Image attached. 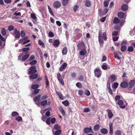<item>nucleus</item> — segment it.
<instances>
[{
  "label": "nucleus",
  "mask_w": 135,
  "mask_h": 135,
  "mask_svg": "<svg viewBox=\"0 0 135 135\" xmlns=\"http://www.w3.org/2000/svg\"><path fill=\"white\" fill-rule=\"evenodd\" d=\"M107 39L106 33L104 32L102 34V32L101 30L99 31L98 39L99 42L100 44H103L104 43L103 39L106 41Z\"/></svg>",
  "instance_id": "1"
},
{
  "label": "nucleus",
  "mask_w": 135,
  "mask_h": 135,
  "mask_svg": "<svg viewBox=\"0 0 135 135\" xmlns=\"http://www.w3.org/2000/svg\"><path fill=\"white\" fill-rule=\"evenodd\" d=\"M95 76L98 78H100L102 74V72L99 68L95 69L94 70Z\"/></svg>",
  "instance_id": "2"
},
{
  "label": "nucleus",
  "mask_w": 135,
  "mask_h": 135,
  "mask_svg": "<svg viewBox=\"0 0 135 135\" xmlns=\"http://www.w3.org/2000/svg\"><path fill=\"white\" fill-rule=\"evenodd\" d=\"M29 70L28 72V74H32L35 73L37 71L36 70V67L33 66L30 67L28 69Z\"/></svg>",
  "instance_id": "3"
},
{
  "label": "nucleus",
  "mask_w": 135,
  "mask_h": 135,
  "mask_svg": "<svg viewBox=\"0 0 135 135\" xmlns=\"http://www.w3.org/2000/svg\"><path fill=\"white\" fill-rule=\"evenodd\" d=\"M41 96L40 95H38L35 96L33 99L34 102L38 106L40 105V103L39 101L40 99Z\"/></svg>",
  "instance_id": "4"
},
{
  "label": "nucleus",
  "mask_w": 135,
  "mask_h": 135,
  "mask_svg": "<svg viewBox=\"0 0 135 135\" xmlns=\"http://www.w3.org/2000/svg\"><path fill=\"white\" fill-rule=\"evenodd\" d=\"M135 80H131L128 84L129 86L128 88V89L129 90H131L132 88H133L135 85Z\"/></svg>",
  "instance_id": "5"
},
{
  "label": "nucleus",
  "mask_w": 135,
  "mask_h": 135,
  "mask_svg": "<svg viewBox=\"0 0 135 135\" xmlns=\"http://www.w3.org/2000/svg\"><path fill=\"white\" fill-rule=\"evenodd\" d=\"M57 76L58 80L59 82L63 85H64V80L61 75L59 73L57 74Z\"/></svg>",
  "instance_id": "6"
},
{
  "label": "nucleus",
  "mask_w": 135,
  "mask_h": 135,
  "mask_svg": "<svg viewBox=\"0 0 135 135\" xmlns=\"http://www.w3.org/2000/svg\"><path fill=\"white\" fill-rule=\"evenodd\" d=\"M61 3L59 1H55L53 4L54 7L55 8H59L61 6Z\"/></svg>",
  "instance_id": "7"
},
{
  "label": "nucleus",
  "mask_w": 135,
  "mask_h": 135,
  "mask_svg": "<svg viewBox=\"0 0 135 135\" xmlns=\"http://www.w3.org/2000/svg\"><path fill=\"white\" fill-rule=\"evenodd\" d=\"M128 84L126 81H123L120 84V86L123 88H128Z\"/></svg>",
  "instance_id": "8"
},
{
  "label": "nucleus",
  "mask_w": 135,
  "mask_h": 135,
  "mask_svg": "<svg viewBox=\"0 0 135 135\" xmlns=\"http://www.w3.org/2000/svg\"><path fill=\"white\" fill-rule=\"evenodd\" d=\"M84 132L86 134H88L89 132H92L93 131L91 126H89V127L85 128L84 130Z\"/></svg>",
  "instance_id": "9"
},
{
  "label": "nucleus",
  "mask_w": 135,
  "mask_h": 135,
  "mask_svg": "<svg viewBox=\"0 0 135 135\" xmlns=\"http://www.w3.org/2000/svg\"><path fill=\"white\" fill-rule=\"evenodd\" d=\"M117 104L121 108H124L126 107V106L123 105V102L122 100H119L117 102Z\"/></svg>",
  "instance_id": "10"
},
{
  "label": "nucleus",
  "mask_w": 135,
  "mask_h": 135,
  "mask_svg": "<svg viewBox=\"0 0 135 135\" xmlns=\"http://www.w3.org/2000/svg\"><path fill=\"white\" fill-rule=\"evenodd\" d=\"M14 34L15 35V37L16 38H19L20 37V32L19 31H17V30L16 28L14 29V32H13Z\"/></svg>",
  "instance_id": "11"
},
{
  "label": "nucleus",
  "mask_w": 135,
  "mask_h": 135,
  "mask_svg": "<svg viewBox=\"0 0 135 135\" xmlns=\"http://www.w3.org/2000/svg\"><path fill=\"white\" fill-rule=\"evenodd\" d=\"M84 46V43L83 41H81L78 44L77 47L80 50L83 48Z\"/></svg>",
  "instance_id": "12"
},
{
  "label": "nucleus",
  "mask_w": 135,
  "mask_h": 135,
  "mask_svg": "<svg viewBox=\"0 0 135 135\" xmlns=\"http://www.w3.org/2000/svg\"><path fill=\"white\" fill-rule=\"evenodd\" d=\"M67 66V64L66 63H64L61 65L59 69V70L60 71H62L64 69H65Z\"/></svg>",
  "instance_id": "13"
},
{
  "label": "nucleus",
  "mask_w": 135,
  "mask_h": 135,
  "mask_svg": "<svg viewBox=\"0 0 135 135\" xmlns=\"http://www.w3.org/2000/svg\"><path fill=\"white\" fill-rule=\"evenodd\" d=\"M52 132L54 135H60L61 134V130L59 129L55 131L53 129H52Z\"/></svg>",
  "instance_id": "14"
},
{
  "label": "nucleus",
  "mask_w": 135,
  "mask_h": 135,
  "mask_svg": "<svg viewBox=\"0 0 135 135\" xmlns=\"http://www.w3.org/2000/svg\"><path fill=\"white\" fill-rule=\"evenodd\" d=\"M113 123L112 122L110 123L109 124V127L110 129L109 133L111 135L113 134Z\"/></svg>",
  "instance_id": "15"
},
{
  "label": "nucleus",
  "mask_w": 135,
  "mask_h": 135,
  "mask_svg": "<svg viewBox=\"0 0 135 135\" xmlns=\"http://www.w3.org/2000/svg\"><path fill=\"white\" fill-rule=\"evenodd\" d=\"M107 112L108 113V117L109 119H111L113 115V114L112 113L111 110L109 109H107Z\"/></svg>",
  "instance_id": "16"
},
{
  "label": "nucleus",
  "mask_w": 135,
  "mask_h": 135,
  "mask_svg": "<svg viewBox=\"0 0 135 135\" xmlns=\"http://www.w3.org/2000/svg\"><path fill=\"white\" fill-rule=\"evenodd\" d=\"M60 43V42L59 40L56 39L54 40L53 44L54 46L58 47Z\"/></svg>",
  "instance_id": "17"
},
{
  "label": "nucleus",
  "mask_w": 135,
  "mask_h": 135,
  "mask_svg": "<svg viewBox=\"0 0 135 135\" xmlns=\"http://www.w3.org/2000/svg\"><path fill=\"white\" fill-rule=\"evenodd\" d=\"M45 83L46 84V87L48 88L49 87V82L48 79L46 75L45 76Z\"/></svg>",
  "instance_id": "18"
},
{
  "label": "nucleus",
  "mask_w": 135,
  "mask_h": 135,
  "mask_svg": "<svg viewBox=\"0 0 135 135\" xmlns=\"http://www.w3.org/2000/svg\"><path fill=\"white\" fill-rule=\"evenodd\" d=\"M38 77V75L37 74L34 73L31 74L30 76L31 79H35L37 78Z\"/></svg>",
  "instance_id": "19"
},
{
  "label": "nucleus",
  "mask_w": 135,
  "mask_h": 135,
  "mask_svg": "<svg viewBox=\"0 0 135 135\" xmlns=\"http://www.w3.org/2000/svg\"><path fill=\"white\" fill-rule=\"evenodd\" d=\"M124 15V13L122 12H119L118 14V17L121 19L123 18Z\"/></svg>",
  "instance_id": "20"
},
{
  "label": "nucleus",
  "mask_w": 135,
  "mask_h": 135,
  "mask_svg": "<svg viewBox=\"0 0 135 135\" xmlns=\"http://www.w3.org/2000/svg\"><path fill=\"white\" fill-rule=\"evenodd\" d=\"M100 132L103 134H106L108 133V131L107 129L104 128L101 129Z\"/></svg>",
  "instance_id": "21"
},
{
  "label": "nucleus",
  "mask_w": 135,
  "mask_h": 135,
  "mask_svg": "<svg viewBox=\"0 0 135 135\" xmlns=\"http://www.w3.org/2000/svg\"><path fill=\"white\" fill-rule=\"evenodd\" d=\"M85 6L87 7H90L91 6V3L90 1L89 0H86L85 3Z\"/></svg>",
  "instance_id": "22"
},
{
  "label": "nucleus",
  "mask_w": 135,
  "mask_h": 135,
  "mask_svg": "<svg viewBox=\"0 0 135 135\" xmlns=\"http://www.w3.org/2000/svg\"><path fill=\"white\" fill-rule=\"evenodd\" d=\"M120 22V20L117 17H115L113 20V22L114 24H117Z\"/></svg>",
  "instance_id": "23"
},
{
  "label": "nucleus",
  "mask_w": 135,
  "mask_h": 135,
  "mask_svg": "<svg viewBox=\"0 0 135 135\" xmlns=\"http://www.w3.org/2000/svg\"><path fill=\"white\" fill-rule=\"evenodd\" d=\"M128 6L125 4L122 5L121 7V9L123 11H126L127 9Z\"/></svg>",
  "instance_id": "24"
},
{
  "label": "nucleus",
  "mask_w": 135,
  "mask_h": 135,
  "mask_svg": "<svg viewBox=\"0 0 135 135\" xmlns=\"http://www.w3.org/2000/svg\"><path fill=\"white\" fill-rule=\"evenodd\" d=\"M30 56L29 54H27L23 56L22 58V60L23 61H25Z\"/></svg>",
  "instance_id": "25"
},
{
  "label": "nucleus",
  "mask_w": 135,
  "mask_h": 135,
  "mask_svg": "<svg viewBox=\"0 0 135 135\" xmlns=\"http://www.w3.org/2000/svg\"><path fill=\"white\" fill-rule=\"evenodd\" d=\"M67 49L66 47L65 46L63 47L62 49V52L63 55H65L66 54L67 52Z\"/></svg>",
  "instance_id": "26"
},
{
  "label": "nucleus",
  "mask_w": 135,
  "mask_h": 135,
  "mask_svg": "<svg viewBox=\"0 0 135 135\" xmlns=\"http://www.w3.org/2000/svg\"><path fill=\"white\" fill-rule=\"evenodd\" d=\"M61 128V127L58 124H55L54 125V128L53 129L54 130L55 129L57 130L60 129Z\"/></svg>",
  "instance_id": "27"
},
{
  "label": "nucleus",
  "mask_w": 135,
  "mask_h": 135,
  "mask_svg": "<svg viewBox=\"0 0 135 135\" xmlns=\"http://www.w3.org/2000/svg\"><path fill=\"white\" fill-rule=\"evenodd\" d=\"M1 33L3 36H6V31L5 28H2L1 30Z\"/></svg>",
  "instance_id": "28"
},
{
  "label": "nucleus",
  "mask_w": 135,
  "mask_h": 135,
  "mask_svg": "<svg viewBox=\"0 0 135 135\" xmlns=\"http://www.w3.org/2000/svg\"><path fill=\"white\" fill-rule=\"evenodd\" d=\"M99 128L100 126L99 125L97 124L94 127L93 129L95 131H97L99 130Z\"/></svg>",
  "instance_id": "29"
},
{
  "label": "nucleus",
  "mask_w": 135,
  "mask_h": 135,
  "mask_svg": "<svg viewBox=\"0 0 135 135\" xmlns=\"http://www.w3.org/2000/svg\"><path fill=\"white\" fill-rule=\"evenodd\" d=\"M69 3V0H62V4L64 6H66Z\"/></svg>",
  "instance_id": "30"
},
{
  "label": "nucleus",
  "mask_w": 135,
  "mask_h": 135,
  "mask_svg": "<svg viewBox=\"0 0 135 135\" xmlns=\"http://www.w3.org/2000/svg\"><path fill=\"white\" fill-rule=\"evenodd\" d=\"M114 57L116 59L118 60H119L120 59L119 57V55L116 51H114L113 52Z\"/></svg>",
  "instance_id": "31"
},
{
  "label": "nucleus",
  "mask_w": 135,
  "mask_h": 135,
  "mask_svg": "<svg viewBox=\"0 0 135 135\" xmlns=\"http://www.w3.org/2000/svg\"><path fill=\"white\" fill-rule=\"evenodd\" d=\"M127 47L126 45H122L120 48L121 51L122 52L125 51L127 49Z\"/></svg>",
  "instance_id": "32"
},
{
  "label": "nucleus",
  "mask_w": 135,
  "mask_h": 135,
  "mask_svg": "<svg viewBox=\"0 0 135 135\" xmlns=\"http://www.w3.org/2000/svg\"><path fill=\"white\" fill-rule=\"evenodd\" d=\"M86 50L85 49H83L80 52L79 54L81 55H84L86 54Z\"/></svg>",
  "instance_id": "33"
},
{
  "label": "nucleus",
  "mask_w": 135,
  "mask_h": 135,
  "mask_svg": "<svg viewBox=\"0 0 135 135\" xmlns=\"http://www.w3.org/2000/svg\"><path fill=\"white\" fill-rule=\"evenodd\" d=\"M110 1L109 0H107L104 2V7L106 8L107 7L108 5V4Z\"/></svg>",
  "instance_id": "34"
},
{
  "label": "nucleus",
  "mask_w": 135,
  "mask_h": 135,
  "mask_svg": "<svg viewBox=\"0 0 135 135\" xmlns=\"http://www.w3.org/2000/svg\"><path fill=\"white\" fill-rule=\"evenodd\" d=\"M48 8L49 9V12L50 13V14L53 16H54V14L53 13V12L52 11V10L51 8V7H50V6L49 5H47Z\"/></svg>",
  "instance_id": "35"
},
{
  "label": "nucleus",
  "mask_w": 135,
  "mask_h": 135,
  "mask_svg": "<svg viewBox=\"0 0 135 135\" xmlns=\"http://www.w3.org/2000/svg\"><path fill=\"white\" fill-rule=\"evenodd\" d=\"M107 89L108 90L109 93H113L110 86V84L108 82L107 83Z\"/></svg>",
  "instance_id": "36"
},
{
  "label": "nucleus",
  "mask_w": 135,
  "mask_h": 135,
  "mask_svg": "<svg viewBox=\"0 0 135 135\" xmlns=\"http://www.w3.org/2000/svg\"><path fill=\"white\" fill-rule=\"evenodd\" d=\"M110 78L112 81H115L116 79V76L114 75H112L110 76Z\"/></svg>",
  "instance_id": "37"
},
{
  "label": "nucleus",
  "mask_w": 135,
  "mask_h": 135,
  "mask_svg": "<svg viewBox=\"0 0 135 135\" xmlns=\"http://www.w3.org/2000/svg\"><path fill=\"white\" fill-rule=\"evenodd\" d=\"M107 64L105 63L103 64L102 66V68L104 70H107Z\"/></svg>",
  "instance_id": "38"
},
{
  "label": "nucleus",
  "mask_w": 135,
  "mask_h": 135,
  "mask_svg": "<svg viewBox=\"0 0 135 135\" xmlns=\"http://www.w3.org/2000/svg\"><path fill=\"white\" fill-rule=\"evenodd\" d=\"M39 85L37 84H33L31 85V88L35 90L37 89Z\"/></svg>",
  "instance_id": "39"
},
{
  "label": "nucleus",
  "mask_w": 135,
  "mask_h": 135,
  "mask_svg": "<svg viewBox=\"0 0 135 135\" xmlns=\"http://www.w3.org/2000/svg\"><path fill=\"white\" fill-rule=\"evenodd\" d=\"M6 39V37L5 38L3 37L0 33V39L3 41L4 42V44H3V46H4L5 44V41Z\"/></svg>",
  "instance_id": "40"
},
{
  "label": "nucleus",
  "mask_w": 135,
  "mask_h": 135,
  "mask_svg": "<svg viewBox=\"0 0 135 135\" xmlns=\"http://www.w3.org/2000/svg\"><path fill=\"white\" fill-rule=\"evenodd\" d=\"M70 75L72 78H75L76 77V74L75 72H71Z\"/></svg>",
  "instance_id": "41"
},
{
  "label": "nucleus",
  "mask_w": 135,
  "mask_h": 135,
  "mask_svg": "<svg viewBox=\"0 0 135 135\" xmlns=\"http://www.w3.org/2000/svg\"><path fill=\"white\" fill-rule=\"evenodd\" d=\"M11 115L13 117H16L19 115V114L17 112H14L12 113Z\"/></svg>",
  "instance_id": "42"
},
{
  "label": "nucleus",
  "mask_w": 135,
  "mask_h": 135,
  "mask_svg": "<svg viewBox=\"0 0 135 135\" xmlns=\"http://www.w3.org/2000/svg\"><path fill=\"white\" fill-rule=\"evenodd\" d=\"M47 103V100H44L41 102V104L42 106H45L46 105Z\"/></svg>",
  "instance_id": "43"
},
{
  "label": "nucleus",
  "mask_w": 135,
  "mask_h": 135,
  "mask_svg": "<svg viewBox=\"0 0 135 135\" xmlns=\"http://www.w3.org/2000/svg\"><path fill=\"white\" fill-rule=\"evenodd\" d=\"M115 135H121L122 132L120 131L117 130L115 132Z\"/></svg>",
  "instance_id": "44"
},
{
  "label": "nucleus",
  "mask_w": 135,
  "mask_h": 135,
  "mask_svg": "<svg viewBox=\"0 0 135 135\" xmlns=\"http://www.w3.org/2000/svg\"><path fill=\"white\" fill-rule=\"evenodd\" d=\"M134 49L133 47L131 46H129L128 47L127 49V50L129 52H132L133 51Z\"/></svg>",
  "instance_id": "45"
},
{
  "label": "nucleus",
  "mask_w": 135,
  "mask_h": 135,
  "mask_svg": "<svg viewBox=\"0 0 135 135\" xmlns=\"http://www.w3.org/2000/svg\"><path fill=\"white\" fill-rule=\"evenodd\" d=\"M60 110L62 113V114L63 115H65V112L64 110L62 107H60L59 108Z\"/></svg>",
  "instance_id": "46"
},
{
  "label": "nucleus",
  "mask_w": 135,
  "mask_h": 135,
  "mask_svg": "<svg viewBox=\"0 0 135 135\" xmlns=\"http://www.w3.org/2000/svg\"><path fill=\"white\" fill-rule=\"evenodd\" d=\"M62 103L66 106H69V102L67 100L63 102Z\"/></svg>",
  "instance_id": "47"
},
{
  "label": "nucleus",
  "mask_w": 135,
  "mask_h": 135,
  "mask_svg": "<svg viewBox=\"0 0 135 135\" xmlns=\"http://www.w3.org/2000/svg\"><path fill=\"white\" fill-rule=\"evenodd\" d=\"M30 50V48L29 47H25L22 48V51L23 52H26Z\"/></svg>",
  "instance_id": "48"
},
{
  "label": "nucleus",
  "mask_w": 135,
  "mask_h": 135,
  "mask_svg": "<svg viewBox=\"0 0 135 135\" xmlns=\"http://www.w3.org/2000/svg\"><path fill=\"white\" fill-rule=\"evenodd\" d=\"M50 122L52 124H54L56 121V119L55 118H53L50 119Z\"/></svg>",
  "instance_id": "49"
},
{
  "label": "nucleus",
  "mask_w": 135,
  "mask_h": 135,
  "mask_svg": "<svg viewBox=\"0 0 135 135\" xmlns=\"http://www.w3.org/2000/svg\"><path fill=\"white\" fill-rule=\"evenodd\" d=\"M76 85L78 87L80 88H81L82 86V84L80 82L77 83L76 84Z\"/></svg>",
  "instance_id": "50"
},
{
  "label": "nucleus",
  "mask_w": 135,
  "mask_h": 135,
  "mask_svg": "<svg viewBox=\"0 0 135 135\" xmlns=\"http://www.w3.org/2000/svg\"><path fill=\"white\" fill-rule=\"evenodd\" d=\"M35 58V56L33 55H31L29 58V60L30 61H31L32 60H33Z\"/></svg>",
  "instance_id": "51"
},
{
  "label": "nucleus",
  "mask_w": 135,
  "mask_h": 135,
  "mask_svg": "<svg viewBox=\"0 0 135 135\" xmlns=\"http://www.w3.org/2000/svg\"><path fill=\"white\" fill-rule=\"evenodd\" d=\"M14 27L13 25L10 26L8 27V30L9 31L12 30H14Z\"/></svg>",
  "instance_id": "52"
},
{
  "label": "nucleus",
  "mask_w": 135,
  "mask_h": 135,
  "mask_svg": "<svg viewBox=\"0 0 135 135\" xmlns=\"http://www.w3.org/2000/svg\"><path fill=\"white\" fill-rule=\"evenodd\" d=\"M21 36L22 37H23L25 36V33L23 30H22L21 31Z\"/></svg>",
  "instance_id": "53"
},
{
  "label": "nucleus",
  "mask_w": 135,
  "mask_h": 135,
  "mask_svg": "<svg viewBox=\"0 0 135 135\" xmlns=\"http://www.w3.org/2000/svg\"><path fill=\"white\" fill-rule=\"evenodd\" d=\"M37 62V61L36 60H34L30 62L29 64L30 65H34L36 64Z\"/></svg>",
  "instance_id": "54"
},
{
  "label": "nucleus",
  "mask_w": 135,
  "mask_h": 135,
  "mask_svg": "<svg viewBox=\"0 0 135 135\" xmlns=\"http://www.w3.org/2000/svg\"><path fill=\"white\" fill-rule=\"evenodd\" d=\"M118 83L117 82H115L113 84V87L114 89H116L118 87Z\"/></svg>",
  "instance_id": "55"
},
{
  "label": "nucleus",
  "mask_w": 135,
  "mask_h": 135,
  "mask_svg": "<svg viewBox=\"0 0 135 135\" xmlns=\"http://www.w3.org/2000/svg\"><path fill=\"white\" fill-rule=\"evenodd\" d=\"M42 79V78L41 77H39L37 78L35 82L36 83H38V82L41 81Z\"/></svg>",
  "instance_id": "56"
},
{
  "label": "nucleus",
  "mask_w": 135,
  "mask_h": 135,
  "mask_svg": "<svg viewBox=\"0 0 135 135\" xmlns=\"http://www.w3.org/2000/svg\"><path fill=\"white\" fill-rule=\"evenodd\" d=\"M48 97L47 96V95L43 96L41 97L40 100H45Z\"/></svg>",
  "instance_id": "57"
},
{
  "label": "nucleus",
  "mask_w": 135,
  "mask_h": 135,
  "mask_svg": "<svg viewBox=\"0 0 135 135\" xmlns=\"http://www.w3.org/2000/svg\"><path fill=\"white\" fill-rule=\"evenodd\" d=\"M50 117L48 118L46 120V123L48 125H50Z\"/></svg>",
  "instance_id": "58"
},
{
  "label": "nucleus",
  "mask_w": 135,
  "mask_h": 135,
  "mask_svg": "<svg viewBox=\"0 0 135 135\" xmlns=\"http://www.w3.org/2000/svg\"><path fill=\"white\" fill-rule=\"evenodd\" d=\"M49 37H52L54 36V34L52 32H50L49 33Z\"/></svg>",
  "instance_id": "59"
},
{
  "label": "nucleus",
  "mask_w": 135,
  "mask_h": 135,
  "mask_svg": "<svg viewBox=\"0 0 135 135\" xmlns=\"http://www.w3.org/2000/svg\"><path fill=\"white\" fill-rule=\"evenodd\" d=\"M105 15L104 14V12H103V11H102V10L101 9H100V12H99V15L100 17H102L103 16V15Z\"/></svg>",
  "instance_id": "60"
},
{
  "label": "nucleus",
  "mask_w": 135,
  "mask_h": 135,
  "mask_svg": "<svg viewBox=\"0 0 135 135\" xmlns=\"http://www.w3.org/2000/svg\"><path fill=\"white\" fill-rule=\"evenodd\" d=\"M118 34L117 31H114L112 33V35L114 36H115L118 35Z\"/></svg>",
  "instance_id": "61"
},
{
  "label": "nucleus",
  "mask_w": 135,
  "mask_h": 135,
  "mask_svg": "<svg viewBox=\"0 0 135 135\" xmlns=\"http://www.w3.org/2000/svg\"><path fill=\"white\" fill-rule=\"evenodd\" d=\"M41 90L40 89H37L34 90L33 93H39L41 92Z\"/></svg>",
  "instance_id": "62"
},
{
  "label": "nucleus",
  "mask_w": 135,
  "mask_h": 135,
  "mask_svg": "<svg viewBox=\"0 0 135 135\" xmlns=\"http://www.w3.org/2000/svg\"><path fill=\"white\" fill-rule=\"evenodd\" d=\"M16 119L17 120L19 121L21 120H22V118L20 116H18L16 118Z\"/></svg>",
  "instance_id": "63"
},
{
  "label": "nucleus",
  "mask_w": 135,
  "mask_h": 135,
  "mask_svg": "<svg viewBox=\"0 0 135 135\" xmlns=\"http://www.w3.org/2000/svg\"><path fill=\"white\" fill-rule=\"evenodd\" d=\"M31 17L33 19H35L36 18V17L34 14L31 13Z\"/></svg>",
  "instance_id": "64"
}]
</instances>
